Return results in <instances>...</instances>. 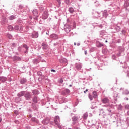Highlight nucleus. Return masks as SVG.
Wrapping results in <instances>:
<instances>
[{"mask_svg":"<svg viewBox=\"0 0 129 129\" xmlns=\"http://www.w3.org/2000/svg\"><path fill=\"white\" fill-rule=\"evenodd\" d=\"M85 54L87 55V51H85Z\"/></svg>","mask_w":129,"mask_h":129,"instance_id":"31","label":"nucleus"},{"mask_svg":"<svg viewBox=\"0 0 129 129\" xmlns=\"http://www.w3.org/2000/svg\"><path fill=\"white\" fill-rule=\"evenodd\" d=\"M102 102L103 103H109V99L107 98H104L102 100Z\"/></svg>","mask_w":129,"mask_h":129,"instance_id":"3","label":"nucleus"},{"mask_svg":"<svg viewBox=\"0 0 129 129\" xmlns=\"http://www.w3.org/2000/svg\"><path fill=\"white\" fill-rule=\"evenodd\" d=\"M33 100L34 102L37 103L38 102V98H37L36 97H34Z\"/></svg>","mask_w":129,"mask_h":129,"instance_id":"19","label":"nucleus"},{"mask_svg":"<svg viewBox=\"0 0 129 129\" xmlns=\"http://www.w3.org/2000/svg\"><path fill=\"white\" fill-rule=\"evenodd\" d=\"M23 48L26 50V51L28 50V46H27L26 45H23Z\"/></svg>","mask_w":129,"mask_h":129,"instance_id":"24","label":"nucleus"},{"mask_svg":"<svg viewBox=\"0 0 129 129\" xmlns=\"http://www.w3.org/2000/svg\"><path fill=\"white\" fill-rule=\"evenodd\" d=\"M8 30H9V31H13V30H14V27H13V26H12L11 25H9L8 27Z\"/></svg>","mask_w":129,"mask_h":129,"instance_id":"14","label":"nucleus"},{"mask_svg":"<svg viewBox=\"0 0 129 129\" xmlns=\"http://www.w3.org/2000/svg\"><path fill=\"white\" fill-rule=\"evenodd\" d=\"M69 86H70V87H71L72 86V85H70Z\"/></svg>","mask_w":129,"mask_h":129,"instance_id":"38","label":"nucleus"},{"mask_svg":"<svg viewBox=\"0 0 129 129\" xmlns=\"http://www.w3.org/2000/svg\"><path fill=\"white\" fill-rule=\"evenodd\" d=\"M93 98H97V97H98V94H97V92L95 91L93 92Z\"/></svg>","mask_w":129,"mask_h":129,"instance_id":"6","label":"nucleus"},{"mask_svg":"<svg viewBox=\"0 0 129 129\" xmlns=\"http://www.w3.org/2000/svg\"><path fill=\"white\" fill-rule=\"evenodd\" d=\"M44 123H45V124H48V123H45V121H43Z\"/></svg>","mask_w":129,"mask_h":129,"instance_id":"34","label":"nucleus"},{"mask_svg":"<svg viewBox=\"0 0 129 129\" xmlns=\"http://www.w3.org/2000/svg\"><path fill=\"white\" fill-rule=\"evenodd\" d=\"M19 51H21V47L19 48Z\"/></svg>","mask_w":129,"mask_h":129,"instance_id":"35","label":"nucleus"},{"mask_svg":"<svg viewBox=\"0 0 129 129\" xmlns=\"http://www.w3.org/2000/svg\"><path fill=\"white\" fill-rule=\"evenodd\" d=\"M60 83H63V79H60Z\"/></svg>","mask_w":129,"mask_h":129,"instance_id":"27","label":"nucleus"},{"mask_svg":"<svg viewBox=\"0 0 129 129\" xmlns=\"http://www.w3.org/2000/svg\"><path fill=\"white\" fill-rule=\"evenodd\" d=\"M54 122L55 123V124L58 126V128H61V126L60 125V118L59 116H57L55 117L54 119Z\"/></svg>","mask_w":129,"mask_h":129,"instance_id":"1","label":"nucleus"},{"mask_svg":"<svg viewBox=\"0 0 129 129\" xmlns=\"http://www.w3.org/2000/svg\"><path fill=\"white\" fill-rule=\"evenodd\" d=\"M77 46H80V43H77Z\"/></svg>","mask_w":129,"mask_h":129,"instance_id":"33","label":"nucleus"},{"mask_svg":"<svg viewBox=\"0 0 129 129\" xmlns=\"http://www.w3.org/2000/svg\"><path fill=\"white\" fill-rule=\"evenodd\" d=\"M42 46L44 47V48H46L47 47H48V45L45 44V43H42Z\"/></svg>","mask_w":129,"mask_h":129,"instance_id":"21","label":"nucleus"},{"mask_svg":"<svg viewBox=\"0 0 129 129\" xmlns=\"http://www.w3.org/2000/svg\"><path fill=\"white\" fill-rule=\"evenodd\" d=\"M33 14H35V13H36V14H38V11H37V10H34L33 12Z\"/></svg>","mask_w":129,"mask_h":129,"instance_id":"25","label":"nucleus"},{"mask_svg":"<svg viewBox=\"0 0 129 129\" xmlns=\"http://www.w3.org/2000/svg\"><path fill=\"white\" fill-rule=\"evenodd\" d=\"M31 96H32L31 95V94H30V93L29 92H26L25 94V97L26 98V99H30Z\"/></svg>","mask_w":129,"mask_h":129,"instance_id":"2","label":"nucleus"},{"mask_svg":"<svg viewBox=\"0 0 129 129\" xmlns=\"http://www.w3.org/2000/svg\"><path fill=\"white\" fill-rule=\"evenodd\" d=\"M52 72H56V70H51Z\"/></svg>","mask_w":129,"mask_h":129,"instance_id":"30","label":"nucleus"},{"mask_svg":"<svg viewBox=\"0 0 129 129\" xmlns=\"http://www.w3.org/2000/svg\"><path fill=\"white\" fill-rule=\"evenodd\" d=\"M88 116V114H87V113H84L83 115L84 119H87Z\"/></svg>","mask_w":129,"mask_h":129,"instance_id":"15","label":"nucleus"},{"mask_svg":"<svg viewBox=\"0 0 129 129\" xmlns=\"http://www.w3.org/2000/svg\"><path fill=\"white\" fill-rule=\"evenodd\" d=\"M65 91H66V93L67 94L70 93V90H69V89H66Z\"/></svg>","mask_w":129,"mask_h":129,"instance_id":"23","label":"nucleus"},{"mask_svg":"<svg viewBox=\"0 0 129 129\" xmlns=\"http://www.w3.org/2000/svg\"><path fill=\"white\" fill-rule=\"evenodd\" d=\"M125 108H127V109H128V108H129L128 106H125Z\"/></svg>","mask_w":129,"mask_h":129,"instance_id":"32","label":"nucleus"},{"mask_svg":"<svg viewBox=\"0 0 129 129\" xmlns=\"http://www.w3.org/2000/svg\"><path fill=\"white\" fill-rule=\"evenodd\" d=\"M105 42H106V43H107V40H106V41H105Z\"/></svg>","mask_w":129,"mask_h":129,"instance_id":"39","label":"nucleus"},{"mask_svg":"<svg viewBox=\"0 0 129 129\" xmlns=\"http://www.w3.org/2000/svg\"><path fill=\"white\" fill-rule=\"evenodd\" d=\"M8 37L9 38V39H12V35H8Z\"/></svg>","mask_w":129,"mask_h":129,"instance_id":"26","label":"nucleus"},{"mask_svg":"<svg viewBox=\"0 0 129 129\" xmlns=\"http://www.w3.org/2000/svg\"><path fill=\"white\" fill-rule=\"evenodd\" d=\"M76 68L77 69H81V65H80V64H76Z\"/></svg>","mask_w":129,"mask_h":129,"instance_id":"18","label":"nucleus"},{"mask_svg":"<svg viewBox=\"0 0 129 129\" xmlns=\"http://www.w3.org/2000/svg\"><path fill=\"white\" fill-rule=\"evenodd\" d=\"M87 91H88V89H86L85 91H84V93H86V92H87Z\"/></svg>","mask_w":129,"mask_h":129,"instance_id":"29","label":"nucleus"},{"mask_svg":"<svg viewBox=\"0 0 129 129\" xmlns=\"http://www.w3.org/2000/svg\"><path fill=\"white\" fill-rule=\"evenodd\" d=\"M15 29L17 30V31H21V30H22L23 28H22V27L19 28V26L16 25L15 26Z\"/></svg>","mask_w":129,"mask_h":129,"instance_id":"11","label":"nucleus"},{"mask_svg":"<svg viewBox=\"0 0 129 129\" xmlns=\"http://www.w3.org/2000/svg\"><path fill=\"white\" fill-rule=\"evenodd\" d=\"M64 30L66 32H67V33H69L70 31H71V28H70V26H68L67 27H65Z\"/></svg>","mask_w":129,"mask_h":129,"instance_id":"7","label":"nucleus"},{"mask_svg":"<svg viewBox=\"0 0 129 129\" xmlns=\"http://www.w3.org/2000/svg\"><path fill=\"white\" fill-rule=\"evenodd\" d=\"M0 122H2V118L0 117Z\"/></svg>","mask_w":129,"mask_h":129,"instance_id":"36","label":"nucleus"},{"mask_svg":"<svg viewBox=\"0 0 129 129\" xmlns=\"http://www.w3.org/2000/svg\"><path fill=\"white\" fill-rule=\"evenodd\" d=\"M32 38H38L39 37V34L38 32H34L31 35Z\"/></svg>","mask_w":129,"mask_h":129,"instance_id":"4","label":"nucleus"},{"mask_svg":"<svg viewBox=\"0 0 129 129\" xmlns=\"http://www.w3.org/2000/svg\"><path fill=\"white\" fill-rule=\"evenodd\" d=\"M48 18V13L47 12H44V14L42 15V18L44 20H46Z\"/></svg>","mask_w":129,"mask_h":129,"instance_id":"5","label":"nucleus"},{"mask_svg":"<svg viewBox=\"0 0 129 129\" xmlns=\"http://www.w3.org/2000/svg\"><path fill=\"white\" fill-rule=\"evenodd\" d=\"M14 60H16L17 61H21V58L15 56L14 57Z\"/></svg>","mask_w":129,"mask_h":129,"instance_id":"17","label":"nucleus"},{"mask_svg":"<svg viewBox=\"0 0 129 129\" xmlns=\"http://www.w3.org/2000/svg\"><path fill=\"white\" fill-rule=\"evenodd\" d=\"M24 94H25V92H21L18 94V96L21 97V96H23Z\"/></svg>","mask_w":129,"mask_h":129,"instance_id":"13","label":"nucleus"},{"mask_svg":"<svg viewBox=\"0 0 129 129\" xmlns=\"http://www.w3.org/2000/svg\"><path fill=\"white\" fill-rule=\"evenodd\" d=\"M97 46L98 48H100V47H103V44L99 41H97Z\"/></svg>","mask_w":129,"mask_h":129,"instance_id":"9","label":"nucleus"},{"mask_svg":"<svg viewBox=\"0 0 129 129\" xmlns=\"http://www.w3.org/2000/svg\"><path fill=\"white\" fill-rule=\"evenodd\" d=\"M69 11L70 13H71V14H72L73 12H74V9H73V8H70Z\"/></svg>","mask_w":129,"mask_h":129,"instance_id":"16","label":"nucleus"},{"mask_svg":"<svg viewBox=\"0 0 129 129\" xmlns=\"http://www.w3.org/2000/svg\"><path fill=\"white\" fill-rule=\"evenodd\" d=\"M14 19H15V16H11L10 17H9V19L12 20H14Z\"/></svg>","mask_w":129,"mask_h":129,"instance_id":"22","label":"nucleus"},{"mask_svg":"<svg viewBox=\"0 0 129 129\" xmlns=\"http://www.w3.org/2000/svg\"><path fill=\"white\" fill-rule=\"evenodd\" d=\"M64 64H68L67 60L66 59H64Z\"/></svg>","mask_w":129,"mask_h":129,"instance_id":"28","label":"nucleus"},{"mask_svg":"<svg viewBox=\"0 0 129 129\" xmlns=\"http://www.w3.org/2000/svg\"><path fill=\"white\" fill-rule=\"evenodd\" d=\"M13 45H15V44H14V43H13Z\"/></svg>","mask_w":129,"mask_h":129,"instance_id":"40","label":"nucleus"},{"mask_svg":"<svg viewBox=\"0 0 129 129\" xmlns=\"http://www.w3.org/2000/svg\"><path fill=\"white\" fill-rule=\"evenodd\" d=\"M26 82H27V80L26 79L23 78L21 80L20 83H21V84H25Z\"/></svg>","mask_w":129,"mask_h":129,"instance_id":"10","label":"nucleus"},{"mask_svg":"<svg viewBox=\"0 0 129 129\" xmlns=\"http://www.w3.org/2000/svg\"><path fill=\"white\" fill-rule=\"evenodd\" d=\"M50 38H52V39H54V40H56L58 39V36L56 34H52L50 35Z\"/></svg>","mask_w":129,"mask_h":129,"instance_id":"8","label":"nucleus"},{"mask_svg":"<svg viewBox=\"0 0 129 129\" xmlns=\"http://www.w3.org/2000/svg\"><path fill=\"white\" fill-rule=\"evenodd\" d=\"M74 45L76 46V43H75V42L74 43Z\"/></svg>","mask_w":129,"mask_h":129,"instance_id":"37","label":"nucleus"},{"mask_svg":"<svg viewBox=\"0 0 129 129\" xmlns=\"http://www.w3.org/2000/svg\"><path fill=\"white\" fill-rule=\"evenodd\" d=\"M72 120H73V121H74V122H76V121H77L78 120V118H77V117H76V116H74L72 118Z\"/></svg>","mask_w":129,"mask_h":129,"instance_id":"12","label":"nucleus"},{"mask_svg":"<svg viewBox=\"0 0 129 129\" xmlns=\"http://www.w3.org/2000/svg\"><path fill=\"white\" fill-rule=\"evenodd\" d=\"M88 97L90 100H92L93 99V97H92V95L89 94Z\"/></svg>","mask_w":129,"mask_h":129,"instance_id":"20","label":"nucleus"}]
</instances>
